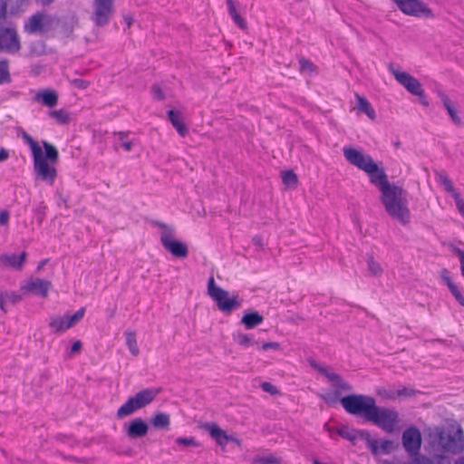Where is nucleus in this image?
Here are the masks:
<instances>
[{
	"label": "nucleus",
	"instance_id": "1",
	"mask_svg": "<svg viewBox=\"0 0 464 464\" xmlns=\"http://www.w3.org/2000/svg\"><path fill=\"white\" fill-rule=\"evenodd\" d=\"M346 160L368 174L370 182L381 191V202L387 214L406 226L411 222L408 192L400 186L391 183L383 168H380L371 155L349 147L343 148Z\"/></svg>",
	"mask_w": 464,
	"mask_h": 464
},
{
	"label": "nucleus",
	"instance_id": "2",
	"mask_svg": "<svg viewBox=\"0 0 464 464\" xmlns=\"http://www.w3.org/2000/svg\"><path fill=\"white\" fill-rule=\"evenodd\" d=\"M340 402L347 413L362 417L388 433L393 432L400 422L396 410L378 406L372 396L350 394L341 398Z\"/></svg>",
	"mask_w": 464,
	"mask_h": 464
},
{
	"label": "nucleus",
	"instance_id": "3",
	"mask_svg": "<svg viewBox=\"0 0 464 464\" xmlns=\"http://www.w3.org/2000/svg\"><path fill=\"white\" fill-rule=\"evenodd\" d=\"M21 137L24 142L28 144L31 149L35 178L49 185H53L57 177V170L54 167L59 160L57 148L46 140H42L44 149V153L39 143L25 130H21Z\"/></svg>",
	"mask_w": 464,
	"mask_h": 464
},
{
	"label": "nucleus",
	"instance_id": "4",
	"mask_svg": "<svg viewBox=\"0 0 464 464\" xmlns=\"http://www.w3.org/2000/svg\"><path fill=\"white\" fill-rule=\"evenodd\" d=\"M430 441L438 446L444 452L459 454L464 450V433L459 426L456 430L435 427L429 433Z\"/></svg>",
	"mask_w": 464,
	"mask_h": 464
},
{
	"label": "nucleus",
	"instance_id": "5",
	"mask_svg": "<svg viewBox=\"0 0 464 464\" xmlns=\"http://www.w3.org/2000/svg\"><path fill=\"white\" fill-rule=\"evenodd\" d=\"M208 294L225 314H230L242 305V299L237 295H229V292L216 285L213 276L208 281Z\"/></svg>",
	"mask_w": 464,
	"mask_h": 464
},
{
	"label": "nucleus",
	"instance_id": "6",
	"mask_svg": "<svg viewBox=\"0 0 464 464\" xmlns=\"http://www.w3.org/2000/svg\"><path fill=\"white\" fill-rule=\"evenodd\" d=\"M153 226L162 228L160 234V243L163 247L177 258H186L188 255V249L185 243L174 238V227L161 222L153 221Z\"/></svg>",
	"mask_w": 464,
	"mask_h": 464
},
{
	"label": "nucleus",
	"instance_id": "7",
	"mask_svg": "<svg viewBox=\"0 0 464 464\" xmlns=\"http://www.w3.org/2000/svg\"><path fill=\"white\" fill-rule=\"evenodd\" d=\"M6 20L0 18V52L16 53L21 50V43L16 30L5 25Z\"/></svg>",
	"mask_w": 464,
	"mask_h": 464
},
{
	"label": "nucleus",
	"instance_id": "8",
	"mask_svg": "<svg viewBox=\"0 0 464 464\" xmlns=\"http://www.w3.org/2000/svg\"><path fill=\"white\" fill-rule=\"evenodd\" d=\"M405 14L414 17L435 18L433 11L421 0H392Z\"/></svg>",
	"mask_w": 464,
	"mask_h": 464
},
{
	"label": "nucleus",
	"instance_id": "9",
	"mask_svg": "<svg viewBox=\"0 0 464 464\" xmlns=\"http://www.w3.org/2000/svg\"><path fill=\"white\" fill-rule=\"evenodd\" d=\"M401 441L405 451L411 458L420 455L422 438L420 430L416 426H410L403 430Z\"/></svg>",
	"mask_w": 464,
	"mask_h": 464
},
{
	"label": "nucleus",
	"instance_id": "10",
	"mask_svg": "<svg viewBox=\"0 0 464 464\" xmlns=\"http://www.w3.org/2000/svg\"><path fill=\"white\" fill-rule=\"evenodd\" d=\"M84 314L85 308H81L72 315L66 314L63 316H53L50 318L49 326L53 333H63L81 321Z\"/></svg>",
	"mask_w": 464,
	"mask_h": 464
},
{
	"label": "nucleus",
	"instance_id": "11",
	"mask_svg": "<svg viewBox=\"0 0 464 464\" xmlns=\"http://www.w3.org/2000/svg\"><path fill=\"white\" fill-rule=\"evenodd\" d=\"M92 20L97 26L106 25L113 12V0H94Z\"/></svg>",
	"mask_w": 464,
	"mask_h": 464
},
{
	"label": "nucleus",
	"instance_id": "12",
	"mask_svg": "<svg viewBox=\"0 0 464 464\" xmlns=\"http://www.w3.org/2000/svg\"><path fill=\"white\" fill-rule=\"evenodd\" d=\"M390 71L396 79V81L402 85L410 93L416 95L421 93V83L411 74L406 72H400L395 70L392 65H390Z\"/></svg>",
	"mask_w": 464,
	"mask_h": 464
},
{
	"label": "nucleus",
	"instance_id": "13",
	"mask_svg": "<svg viewBox=\"0 0 464 464\" xmlns=\"http://www.w3.org/2000/svg\"><path fill=\"white\" fill-rule=\"evenodd\" d=\"M52 287V283L42 278H32L25 285L21 286L24 293H31L43 298L47 297Z\"/></svg>",
	"mask_w": 464,
	"mask_h": 464
},
{
	"label": "nucleus",
	"instance_id": "14",
	"mask_svg": "<svg viewBox=\"0 0 464 464\" xmlns=\"http://www.w3.org/2000/svg\"><path fill=\"white\" fill-rule=\"evenodd\" d=\"M126 436L130 440H137L145 437L149 431L148 423L141 418H135L130 423L124 424Z\"/></svg>",
	"mask_w": 464,
	"mask_h": 464
},
{
	"label": "nucleus",
	"instance_id": "15",
	"mask_svg": "<svg viewBox=\"0 0 464 464\" xmlns=\"http://www.w3.org/2000/svg\"><path fill=\"white\" fill-rule=\"evenodd\" d=\"M26 0H0V18L6 20L7 14L15 15L24 11Z\"/></svg>",
	"mask_w": 464,
	"mask_h": 464
},
{
	"label": "nucleus",
	"instance_id": "16",
	"mask_svg": "<svg viewBox=\"0 0 464 464\" xmlns=\"http://www.w3.org/2000/svg\"><path fill=\"white\" fill-rule=\"evenodd\" d=\"M312 366L316 369L321 374L325 376L333 384L335 389L342 390L343 392H351L353 390V386L347 382L343 381V379L337 373L329 372L328 369L324 366L312 364Z\"/></svg>",
	"mask_w": 464,
	"mask_h": 464
},
{
	"label": "nucleus",
	"instance_id": "17",
	"mask_svg": "<svg viewBox=\"0 0 464 464\" xmlns=\"http://www.w3.org/2000/svg\"><path fill=\"white\" fill-rule=\"evenodd\" d=\"M199 428L208 432L210 437L216 443L224 449L227 446V433L222 430L216 422H204L199 425Z\"/></svg>",
	"mask_w": 464,
	"mask_h": 464
},
{
	"label": "nucleus",
	"instance_id": "18",
	"mask_svg": "<svg viewBox=\"0 0 464 464\" xmlns=\"http://www.w3.org/2000/svg\"><path fill=\"white\" fill-rule=\"evenodd\" d=\"M26 257V252H22L19 256L14 254H4L0 256V264L9 266L14 270L21 271L24 266Z\"/></svg>",
	"mask_w": 464,
	"mask_h": 464
},
{
	"label": "nucleus",
	"instance_id": "19",
	"mask_svg": "<svg viewBox=\"0 0 464 464\" xmlns=\"http://www.w3.org/2000/svg\"><path fill=\"white\" fill-rule=\"evenodd\" d=\"M440 276L443 282L448 286L451 295L455 297L456 301L459 305L464 306V295H462L459 286L452 281L450 271L447 268H442L440 272Z\"/></svg>",
	"mask_w": 464,
	"mask_h": 464
},
{
	"label": "nucleus",
	"instance_id": "20",
	"mask_svg": "<svg viewBox=\"0 0 464 464\" xmlns=\"http://www.w3.org/2000/svg\"><path fill=\"white\" fill-rule=\"evenodd\" d=\"M158 391L150 388L141 390L137 392L134 396L130 397L139 410L150 404L158 395Z\"/></svg>",
	"mask_w": 464,
	"mask_h": 464
},
{
	"label": "nucleus",
	"instance_id": "21",
	"mask_svg": "<svg viewBox=\"0 0 464 464\" xmlns=\"http://www.w3.org/2000/svg\"><path fill=\"white\" fill-rule=\"evenodd\" d=\"M439 97L440 98V100L443 103V106L447 110L453 123L457 127H462L463 121H462L461 118L459 117L457 109L453 106V103L450 101V99L449 98V96L446 93L440 92Z\"/></svg>",
	"mask_w": 464,
	"mask_h": 464
},
{
	"label": "nucleus",
	"instance_id": "22",
	"mask_svg": "<svg viewBox=\"0 0 464 464\" xmlns=\"http://www.w3.org/2000/svg\"><path fill=\"white\" fill-rule=\"evenodd\" d=\"M168 118L181 137H185L188 134V129L183 122L179 111L169 110L168 111Z\"/></svg>",
	"mask_w": 464,
	"mask_h": 464
},
{
	"label": "nucleus",
	"instance_id": "23",
	"mask_svg": "<svg viewBox=\"0 0 464 464\" xmlns=\"http://www.w3.org/2000/svg\"><path fill=\"white\" fill-rule=\"evenodd\" d=\"M35 102H41L44 105L53 108L58 102V94L55 91L45 90L39 92L34 96Z\"/></svg>",
	"mask_w": 464,
	"mask_h": 464
},
{
	"label": "nucleus",
	"instance_id": "24",
	"mask_svg": "<svg viewBox=\"0 0 464 464\" xmlns=\"http://www.w3.org/2000/svg\"><path fill=\"white\" fill-rule=\"evenodd\" d=\"M264 322V317L256 311L246 313L241 318V324L246 329H253Z\"/></svg>",
	"mask_w": 464,
	"mask_h": 464
},
{
	"label": "nucleus",
	"instance_id": "25",
	"mask_svg": "<svg viewBox=\"0 0 464 464\" xmlns=\"http://www.w3.org/2000/svg\"><path fill=\"white\" fill-rule=\"evenodd\" d=\"M20 301H22V295L14 292H2L0 295V308L2 311L6 312L8 304H16Z\"/></svg>",
	"mask_w": 464,
	"mask_h": 464
},
{
	"label": "nucleus",
	"instance_id": "26",
	"mask_svg": "<svg viewBox=\"0 0 464 464\" xmlns=\"http://www.w3.org/2000/svg\"><path fill=\"white\" fill-rule=\"evenodd\" d=\"M155 429L169 430L170 426V416L165 412L156 413L150 420Z\"/></svg>",
	"mask_w": 464,
	"mask_h": 464
},
{
	"label": "nucleus",
	"instance_id": "27",
	"mask_svg": "<svg viewBox=\"0 0 464 464\" xmlns=\"http://www.w3.org/2000/svg\"><path fill=\"white\" fill-rule=\"evenodd\" d=\"M44 15L37 13L32 15L29 19V24L25 25V31L29 34H34L43 29Z\"/></svg>",
	"mask_w": 464,
	"mask_h": 464
},
{
	"label": "nucleus",
	"instance_id": "28",
	"mask_svg": "<svg viewBox=\"0 0 464 464\" xmlns=\"http://www.w3.org/2000/svg\"><path fill=\"white\" fill-rule=\"evenodd\" d=\"M357 97V107L361 112L365 113L370 119L374 120L376 117L375 111L369 101L362 96L356 95Z\"/></svg>",
	"mask_w": 464,
	"mask_h": 464
},
{
	"label": "nucleus",
	"instance_id": "29",
	"mask_svg": "<svg viewBox=\"0 0 464 464\" xmlns=\"http://www.w3.org/2000/svg\"><path fill=\"white\" fill-rule=\"evenodd\" d=\"M137 411H139L138 407L136 406L132 399L130 397L128 401L118 409L116 415L118 419H123L127 416L131 415Z\"/></svg>",
	"mask_w": 464,
	"mask_h": 464
},
{
	"label": "nucleus",
	"instance_id": "30",
	"mask_svg": "<svg viewBox=\"0 0 464 464\" xmlns=\"http://www.w3.org/2000/svg\"><path fill=\"white\" fill-rule=\"evenodd\" d=\"M337 434L343 439L354 443V441L359 438V434L362 435V431L343 427L337 430Z\"/></svg>",
	"mask_w": 464,
	"mask_h": 464
},
{
	"label": "nucleus",
	"instance_id": "31",
	"mask_svg": "<svg viewBox=\"0 0 464 464\" xmlns=\"http://www.w3.org/2000/svg\"><path fill=\"white\" fill-rule=\"evenodd\" d=\"M234 339L240 346L244 348L258 344V342L254 339L253 335H248L243 333H237Z\"/></svg>",
	"mask_w": 464,
	"mask_h": 464
},
{
	"label": "nucleus",
	"instance_id": "32",
	"mask_svg": "<svg viewBox=\"0 0 464 464\" xmlns=\"http://www.w3.org/2000/svg\"><path fill=\"white\" fill-rule=\"evenodd\" d=\"M11 82L9 62L7 59H3L0 61V84L10 83Z\"/></svg>",
	"mask_w": 464,
	"mask_h": 464
},
{
	"label": "nucleus",
	"instance_id": "33",
	"mask_svg": "<svg viewBox=\"0 0 464 464\" xmlns=\"http://www.w3.org/2000/svg\"><path fill=\"white\" fill-rule=\"evenodd\" d=\"M367 265H368V271L371 276H381L382 275V268L379 262L374 260L373 256L372 255H367Z\"/></svg>",
	"mask_w": 464,
	"mask_h": 464
},
{
	"label": "nucleus",
	"instance_id": "34",
	"mask_svg": "<svg viewBox=\"0 0 464 464\" xmlns=\"http://www.w3.org/2000/svg\"><path fill=\"white\" fill-rule=\"evenodd\" d=\"M124 334L126 339V344L130 352L135 356L138 355L140 350L137 343L136 334L134 332H126Z\"/></svg>",
	"mask_w": 464,
	"mask_h": 464
},
{
	"label": "nucleus",
	"instance_id": "35",
	"mask_svg": "<svg viewBox=\"0 0 464 464\" xmlns=\"http://www.w3.org/2000/svg\"><path fill=\"white\" fill-rule=\"evenodd\" d=\"M49 114L59 124H62V125L68 124L71 121L70 114L63 109L51 111Z\"/></svg>",
	"mask_w": 464,
	"mask_h": 464
},
{
	"label": "nucleus",
	"instance_id": "36",
	"mask_svg": "<svg viewBox=\"0 0 464 464\" xmlns=\"http://www.w3.org/2000/svg\"><path fill=\"white\" fill-rule=\"evenodd\" d=\"M437 176L439 177L440 180L444 186V189L451 194V197H453L454 193H458L453 186L452 181L448 177L447 173L445 171H440L437 173Z\"/></svg>",
	"mask_w": 464,
	"mask_h": 464
},
{
	"label": "nucleus",
	"instance_id": "37",
	"mask_svg": "<svg viewBox=\"0 0 464 464\" xmlns=\"http://www.w3.org/2000/svg\"><path fill=\"white\" fill-rule=\"evenodd\" d=\"M437 176L439 177L440 180L444 186V189L451 194V197H453L454 193H458L453 186L452 181L448 177L447 173L445 171H440L437 173Z\"/></svg>",
	"mask_w": 464,
	"mask_h": 464
},
{
	"label": "nucleus",
	"instance_id": "38",
	"mask_svg": "<svg viewBox=\"0 0 464 464\" xmlns=\"http://www.w3.org/2000/svg\"><path fill=\"white\" fill-rule=\"evenodd\" d=\"M437 176L439 177L440 180L444 186V189L451 194V197H453L454 193H458L453 186L452 181L448 177L447 173L445 171H440L437 173Z\"/></svg>",
	"mask_w": 464,
	"mask_h": 464
},
{
	"label": "nucleus",
	"instance_id": "39",
	"mask_svg": "<svg viewBox=\"0 0 464 464\" xmlns=\"http://www.w3.org/2000/svg\"><path fill=\"white\" fill-rule=\"evenodd\" d=\"M437 176L439 177L440 180L444 186V189L451 194V197H453L454 193H458L453 186L452 181L448 177L447 173L445 171H440L437 173Z\"/></svg>",
	"mask_w": 464,
	"mask_h": 464
},
{
	"label": "nucleus",
	"instance_id": "40",
	"mask_svg": "<svg viewBox=\"0 0 464 464\" xmlns=\"http://www.w3.org/2000/svg\"><path fill=\"white\" fill-rule=\"evenodd\" d=\"M282 179L284 184L289 188L296 187L298 183L297 175L293 170L285 171L283 173Z\"/></svg>",
	"mask_w": 464,
	"mask_h": 464
},
{
	"label": "nucleus",
	"instance_id": "41",
	"mask_svg": "<svg viewBox=\"0 0 464 464\" xmlns=\"http://www.w3.org/2000/svg\"><path fill=\"white\" fill-rule=\"evenodd\" d=\"M176 444L184 447H199L200 443L194 437H179L175 440Z\"/></svg>",
	"mask_w": 464,
	"mask_h": 464
},
{
	"label": "nucleus",
	"instance_id": "42",
	"mask_svg": "<svg viewBox=\"0 0 464 464\" xmlns=\"http://www.w3.org/2000/svg\"><path fill=\"white\" fill-rule=\"evenodd\" d=\"M255 464H280L281 459L274 455H267L263 457L256 458L254 460Z\"/></svg>",
	"mask_w": 464,
	"mask_h": 464
},
{
	"label": "nucleus",
	"instance_id": "43",
	"mask_svg": "<svg viewBox=\"0 0 464 464\" xmlns=\"http://www.w3.org/2000/svg\"><path fill=\"white\" fill-rule=\"evenodd\" d=\"M45 209L46 206L43 202L34 209V218L39 224H42L45 218Z\"/></svg>",
	"mask_w": 464,
	"mask_h": 464
},
{
	"label": "nucleus",
	"instance_id": "44",
	"mask_svg": "<svg viewBox=\"0 0 464 464\" xmlns=\"http://www.w3.org/2000/svg\"><path fill=\"white\" fill-rule=\"evenodd\" d=\"M340 391L341 390L336 389L335 392L326 393V394L323 395L322 398L325 401V403H327L328 405H333L338 401L339 396H340Z\"/></svg>",
	"mask_w": 464,
	"mask_h": 464
},
{
	"label": "nucleus",
	"instance_id": "45",
	"mask_svg": "<svg viewBox=\"0 0 464 464\" xmlns=\"http://www.w3.org/2000/svg\"><path fill=\"white\" fill-rule=\"evenodd\" d=\"M418 393H420L419 391L414 390V389L410 388V387H403L401 389L396 390V396L397 397L409 398V397H413V396H415Z\"/></svg>",
	"mask_w": 464,
	"mask_h": 464
},
{
	"label": "nucleus",
	"instance_id": "46",
	"mask_svg": "<svg viewBox=\"0 0 464 464\" xmlns=\"http://www.w3.org/2000/svg\"><path fill=\"white\" fill-rule=\"evenodd\" d=\"M299 66L301 72H314L315 69L314 64L308 59L301 58L299 60Z\"/></svg>",
	"mask_w": 464,
	"mask_h": 464
},
{
	"label": "nucleus",
	"instance_id": "47",
	"mask_svg": "<svg viewBox=\"0 0 464 464\" xmlns=\"http://www.w3.org/2000/svg\"><path fill=\"white\" fill-rule=\"evenodd\" d=\"M117 135H118L119 140H120V141L121 143V147L126 151H130L131 149H132V142L126 140V138L128 136V133L123 132V131H120V132L117 133Z\"/></svg>",
	"mask_w": 464,
	"mask_h": 464
},
{
	"label": "nucleus",
	"instance_id": "48",
	"mask_svg": "<svg viewBox=\"0 0 464 464\" xmlns=\"http://www.w3.org/2000/svg\"><path fill=\"white\" fill-rule=\"evenodd\" d=\"M409 464H435L434 461L425 455H418Z\"/></svg>",
	"mask_w": 464,
	"mask_h": 464
},
{
	"label": "nucleus",
	"instance_id": "49",
	"mask_svg": "<svg viewBox=\"0 0 464 464\" xmlns=\"http://www.w3.org/2000/svg\"><path fill=\"white\" fill-rule=\"evenodd\" d=\"M456 207L462 217H464V200L459 193H454L453 197Z\"/></svg>",
	"mask_w": 464,
	"mask_h": 464
},
{
	"label": "nucleus",
	"instance_id": "50",
	"mask_svg": "<svg viewBox=\"0 0 464 464\" xmlns=\"http://www.w3.org/2000/svg\"><path fill=\"white\" fill-rule=\"evenodd\" d=\"M261 388L264 392H268L272 395H275L278 393V391L275 385H273L271 382H264L261 383Z\"/></svg>",
	"mask_w": 464,
	"mask_h": 464
},
{
	"label": "nucleus",
	"instance_id": "51",
	"mask_svg": "<svg viewBox=\"0 0 464 464\" xmlns=\"http://www.w3.org/2000/svg\"><path fill=\"white\" fill-rule=\"evenodd\" d=\"M72 84L80 90H85L89 87L90 82L77 78L72 81Z\"/></svg>",
	"mask_w": 464,
	"mask_h": 464
},
{
	"label": "nucleus",
	"instance_id": "52",
	"mask_svg": "<svg viewBox=\"0 0 464 464\" xmlns=\"http://www.w3.org/2000/svg\"><path fill=\"white\" fill-rule=\"evenodd\" d=\"M232 19L240 29L245 30L247 28L246 21L239 14L234 16Z\"/></svg>",
	"mask_w": 464,
	"mask_h": 464
},
{
	"label": "nucleus",
	"instance_id": "53",
	"mask_svg": "<svg viewBox=\"0 0 464 464\" xmlns=\"http://www.w3.org/2000/svg\"><path fill=\"white\" fill-rule=\"evenodd\" d=\"M151 91L154 95V98L157 99L158 101H162L165 99V95L160 86L153 85L151 87Z\"/></svg>",
	"mask_w": 464,
	"mask_h": 464
},
{
	"label": "nucleus",
	"instance_id": "54",
	"mask_svg": "<svg viewBox=\"0 0 464 464\" xmlns=\"http://www.w3.org/2000/svg\"><path fill=\"white\" fill-rule=\"evenodd\" d=\"M269 349L279 350L280 343L277 342H267V343H264L261 346V350H263V351H267Z\"/></svg>",
	"mask_w": 464,
	"mask_h": 464
},
{
	"label": "nucleus",
	"instance_id": "55",
	"mask_svg": "<svg viewBox=\"0 0 464 464\" xmlns=\"http://www.w3.org/2000/svg\"><path fill=\"white\" fill-rule=\"evenodd\" d=\"M228 14L233 18L234 16L238 14V12L236 8V5L233 0H227Z\"/></svg>",
	"mask_w": 464,
	"mask_h": 464
},
{
	"label": "nucleus",
	"instance_id": "56",
	"mask_svg": "<svg viewBox=\"0 0 464 464\" xmlns=\"http://www.w3.org/2000/svg\"><path fill=\"white\" fill-rule=\"evenodd\" d=\"M10 213L7 210H2L0 212V225L6 226L9 222Z\"/></svg>",
	"mask_w": 464,
	"mask_h": 464
},
{
	"label": "nucleus",
	"instance_id": "57",
	"mask_svg": "<svg viewBox=\"0 0 464 464\" xmlns=\"http://www.w3.org/2000/svg\"><path fill=\"white\" fill-rule=\"evenodd\" d=\"M416 96H418V97H419V99H420V104H421L422 106H424V107H426V108H427V107H429L430 103H429V101H428V99H427V96H426V94H425V92H424L423 88L421 89V93H420V94H416Z\"/></svg>",
	"mask_w": 464,
	"mask_h": 464
},
{
	"label": "nucleus",
	"instance_id": "58",
	"mask_svg": "<svg viewBox=\"0 0 464 464\" xmlns=\"http://www.w3.org/2000/svg\"><path fill=\"white\" fill-rule=\"evenodd\" d=\"M82 344L81 341L74 342L71 347V353H76L80 352L82 349Z\"/></svg>",
	"mask_w": 464,
	"mask_h": 464
},
{
	"label": "nucleus",
	"instance_id": "59",
	"mask_svg": "<svg viewBox=\"0 0 464 464\" xmlns=\"http://www.w3.org/2000/svg\"><path fill=\"white\" fill-rule=\"evenodd\" d=\"M229 442H233L235 444H237V446H241V440L235 435H229L227 434V444L229 443Z\"/></svg>",
	"mask_w": 464,
	"mask_h": 464
},
{
	"label": "nucleus",
	"instance_id": "60",
	"mask_svg": "<svg viewBox=\"0 0 464 464\" xmlns=\"http://www.w3.org/2000/svg\"><path fill=\"white\" fill-rule=\"evenodd\" d=\"M9 158V151L5 149L1 148L0 150V162L5 161Z\"/></svg>",
	"mask_w": 464,
	"mask_h": 464
},
{
	"label": "nucleus",
	"instance_id": "61",
	"mask_svg": "<svg viewBox=\"0 0 464 464\" xmlns=\"http://www.w3.org/2000/svg\"><path fill=\"white\" fill-rule=\"evenodd\" d=\"M253 243H254V245H256V246H257L259 247H263L264 246L263 239L259 236H256V237H253Z\"/></svg>",
	"mask_w": 464,
	"mask_h": 464
},
{
	"label": "nucleus",
	"instance_id": "62",
	"mask_svg": "<svg viewBox=\"0 0 464 464\" xmlns=\"http://www.w3.org/2000/svg\"><path fill=\"white\" fill-rule=\"evenodd\" d=\"M57 203H58L59 206L63 204L67 208V198H64L62 194H59Z\"/></svg>",
	"mask_w": 464,
	"mask_h": 464
},
{
	"label": "nucleus",
	"instance_id": "63",
	"mask_svg": "<svg viewBox=\"0 0 464 464\" xmlns=\"http://www.w3.org/2000/svg\"><path fill=\"white\" fill-rule=\"evenodd\" d=\"M368 444L373 453L378 452V446L376 445V441H369Z\"/></svg>",
	"mask_w": 464,
	"mask_h": 464
},
{
	"label": "nucleus",
	"instance_id": "64",
	"mask_svg": "<svg viewBox=\"0 0 464 464\" xmlns=\"http://www.w3.org/2000/svg\"><path fill=\"white\" fill-rule=\"evenodd\" d=\"M386 396L389 398V399H394L396 396V391H392V390H390L389 392H386Z\"/></svg>",
	"mask_w": 464,
	"mask_h": 464
}]
</instances>
